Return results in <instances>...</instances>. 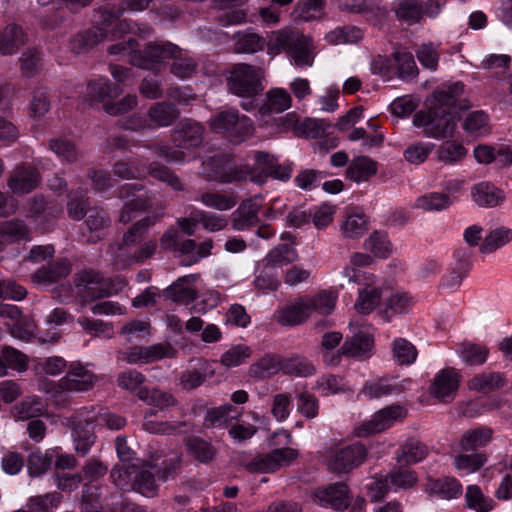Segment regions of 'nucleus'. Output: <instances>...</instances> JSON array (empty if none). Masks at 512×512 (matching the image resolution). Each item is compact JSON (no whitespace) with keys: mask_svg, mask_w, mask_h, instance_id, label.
I'll return each mask as SVG.
<instances>
[{"mask_svg":"<svg viewBox=\"0 0 512 512\" xmlns=\"http://www.w3.org/2000/svg\"><path fill=\"white\" fill-rule=\"evenodd\" d=\"M456 117L452 111H442L430 107L427 111H418L413 117V124L424 128V135L432 138L452 137L456 129Z\"/></svg>","mask_w":512,"mask_h":512,"instance_id":"nucleus-4","label":"nucleus"},{"mask_svg":"<svg viewBox=\"0 0 512 512\" xmlns=\"http://www.w3.org/2000/svg\"><path fill=\"white\" fill-rule=\"evenodd\" d=\"M367 457V449L361 443L342 446L335 444L325 452L327 469L335 474H346L360 466Z\"/></svg>","mask_w":512,"mask_h":512,"instance_id":"nucleus-3","label":"nucleus"},{"mask_svg":"<svg viewBox=\"0 0 512 512\" xmlns=\"http://www.w3.org/2000/svg\"><path fill=\"white\" fill-rule=\"evenodd\" d=\"M204 173L210 180L223 184L251 180L252 166H237L224 155H215L203 163Z\"/></svg>","mask_w":512,"mask_h":512,"instance_id":"nucleus-8","label":"nucleus"},{"mask_svg":"<svg viewBox=\"0 0 512 512\" xmlns=\"http://www.w3.org/2000/svg\"><path fill=\"white\" fill-rule=\"evenodd\" d=\"M267 50L270 55L286 52L298 67L311 66L314 61L312 39L291 28L273 32L267 42Z\"/></svg>","mask_w":512,"mask_h":512,"instance_id":"nucleus-1","label":"nucleus"},{"mask_svg":"<svg viewBox=\"0 0 512 512\" xmlns=\"http://www.w3.org/2000/svg\"><path fill=\"white\" fill-rule=\"evenodd\" d=\"M464 85L460 82L453 84H443L433 93V100L430 107L442 110L452 111L457 115L458 109L466 108L461 105L460 97L463 94Z\"/></svg>","mask_w":512,"mask_h":512,"instance_id":"nucleus-18","label":"nucleus"},{"mask_svg":"<svg viewBox=\"0 0 512 512\" xmlns=\"http://www.w3.org/2000/svg\"><path fill=\"white\" fill-rule=\"evenodd\" d=\"M365 282H362V288L358 290V297L354 303L355 310L363 315L370 314L375 310L382 300V288L374 285V275L362 274Z\"/></svg>","mask_w":512,"mask_h":512,"instance_id":"nucleus-20","label":"nucleus"},{"mask_svg":"<svg viewBox=\"0 0 512 512\" xmlns=\"http://www.w3.org/2000/svg\"><path fill=\"white\" fill-rule=\"evenodd\" d=\"M364 248L377 258H387L392 252V244L382 231H374L365 240Z\"/></svg>","mask_w":512,"mask_h":512,"instance_id":"nucleus-46","label":"nucleus"},{"mask_svg":"<svg viewBox=\"0 0 512 512\" xmlns=\"http://www.w3.org/2000/svg\"><path fill=\"white\" fill-rule=\"evenodd\" d=\"M52 453H42L37 450L28 456L27 469L30 476H40L44 474L52 464Z\"/></svg>","mask_w":512,"mask_h":512,"instance_id":"nucleus-63","label":"nucleus"},{"mask_svg":"<svg viewBox=\"0 0 512 512\" xmlns=\"http://www.w3.org/2000/svg\"><path fill=\"white\" fill-rule=\"evenodd\" d=\"M297 457L298 451L293 448H278L255 456L243 453L238 457V463L250 473H273L290 465Z\"/></svg>","mask_w":512,"mask_h":512,"instance_id":"nucleus-2","label":"nucleus"},{"mask_svg":"<svg viewBox=\"0 0 512 512\" xmlns=\"http://www.w3.org/2000/svg\"><path fill=\"white\" fill-rule=\"evenodd\" d=\"M77 322L87 334L93 337L111 339L114 336V328L111 322L91 319L86 316L79 317Z\"/></svg>","mask_w":512,"mask_h":512,"instance_id":"nucleus-49","label":"nucleus"},{"mask_svg":"<svg viewBox=\"0 0 512 512\" xmlns=\"http://www.w3.org/2000/svg\"><path fill=\"white\" fill-rule=\"evenodd\" d=\"M234 52L252 54L261 51L265 47V39L252 32H238L234 35Z\"/></svg>","mask_w":512,"mask_h":512,"instance_id":"nucleus-41","label":"nucleus"},{"mask_svg":"<svg viewBox=\"0 0 512 512\" xmlns=\"http://www.w3.org/2000/svg\"><path fill=\"white\" fill-rule=\"evenodd\" d=\"M180 53V48L168 41L148 43L143 51L135 53L130 64L142 69H158L166 60L173 59Z\"/></svg>","mask_w":512,"mask_h":512,"instance_id":"nucleus-10","label":"nucleus"},{"mask_svg":"<svg viewBox=\"0 0 512 512\" xmlns=\"http://www.w3.org/2000/svg\"><path fill=\"white\" fill-rule=\"evenodd\" d=\"M341 231L346 238L362 237L368 231L367 216L363 213L349 214L341 225Z\"/></svg>","mask_w":512,"mask_h":512,"instance_id":"nucleus-50","label":"nucleus"},{"mask_svg":"<svg viewBox=\"0 0 512 512\" xmlns=\"http://www.w3.org/2000/svg\"><path fill=\"white\" fill-rule=\"evenodd\" d=\"M512 241V229L507 227H498L491 230L483 239L479 246L482 254H492L496 250L504 247Z\"/></svg>","mask_w":512,"mask_h":512,"instance_id":"nucleus-37","label":"nucleus"},{"mask_svg":"<svg viewBox=\"0 0 512 512\" xmlns=\"http://www.w3.org/2000/svg\"><path fill=\"white\" fill-rule=\"evenodd\" d=\"M133 490L146 497L155 496L158 490V485L156 484L154 475L150 471L138 467L137 473L134 475Z\"/></svg>","mask_w":512,"mask_h":512,"instance_id":"nucleus-59","label":"nucleus"},{"mask_svg":"<svg viewBox=\"0 0 512 512\" xmlns=\"http://www.w3.org/2000/svg\"><path fill=\"white\" fill-rule=\"evenodd\" d=\"M406 416V410L398 405L386 407L375 413L370 420L362 423L355 429L358 437H367L389 428L395 421L402 420Z\"/></svg>","mask_w":512,"mask_h":512,"instance_id":"nucleus-14","label":"nucleus"},{"mask_svg":"<svg viewBox=\"0 0 512 512\" xmlns=\"http://www.w3.org/2000/svg\"><path fill=\"white\" fill-rule=\"evenodd\" d=\"M298 258L295 248L288 244H280L269 251L265 260L268 266L275 267L293 263Z\"/></svg>","mask_w":512,"mask_h":512,"instance_id":"nucleus-53","label":"nucleus"},{"mask_svg":"<svg viewBox=\"0 0 512 512\" xmlns=\"http://www.w3.org/2000/svg\"><path fill=\"white\" fill-rule=\"evenodd\" d=\"M399 21L408 25L417 23L423 16V2L419 0H400L395 7Z\"/></svg>","mask_w":512,"mask_h":512,"instance_id":"nucleus-42","label":"nucleus"},{"mask_svg":"<svg viewBox=\"0 0 512 512\" xmlns=\"http://www.w3.org/2000/svg\"><path fill=\"white\" fill-rule=\"evenodd\" d=\"M281 368L286 374L307 377L315 373V366L304 356L295 355L281 360Z\"/></svg>","mask_w":512,"mask_h":512,"instance_id":"nucleus-51","label":"nucleus"},{"mask_svg":"<svg viewBox=\"0 0 512 512\" xmlns=\"http://www.w3.org/2000/svg\"><path fill=\"white\" fill-rule=\"evenodd\" d=\"M204 126L192 119L182 120L172 131V143L182 149L200 147L204 141Z\"/></svg>","mask_w":512,"mask_h":512,"instance_id":"nucleus-15","label":"nucleus"},{"mask_svg":"<svg viewBox=\"0 0 512 512\" xmlns=\"http://www.w3.org/2000/svg\"><path fill=\"white\" fill-rule=\"evenodd\" d=\"M71 272V264L67 259H60L48 266L38 269L33 279L39 284H51L68 276Z\"/></svg>","mask_w":512,"mask_h":512,"instance_id":"nucleus-31","label":"nucleus"},{"mask_svg":"<svg viewBox=\"0 0 512 512\" xmlns=\"http://www.w3.org/2000/svg\"><path fill=\"white\" fill-rule=\"evenodd\" d=\"M331 125L323 119L306 118L300 122L298 137L319 138L326 134Z\"/></svg>","mask_w":512,"mask_h":512,"instance_id":"nucleus-62","label":"nucleus"},{"mask_svg":"<svg viewBox=\"0 0 512 512\" xmlns=\"http://www.w3.org/2000/svg\"><path fill=\"white\" fill-rule=\"evenodd\" d=\"M92 412H94V407H84L73 415L64 417L61 421L63 426L71 430L74 450L82 457L89 453L96 441V435L93 430L87 428L88 425L94 423V420L89 415Z\"/></svg>","mask_w":512,"mask_h":512,"instance_id":"nucleus-5","label":"nucleus"},{"mask_svg":"<svg viewBox=\"0 0 512 512\" xmlns=\"http://www.w3.org/2000/svg\"><path fill=\"white\" fill-rule=\"evenodd\" d=\"M488 354L486 346L467 341L460 344L459 356L468 365H482L486 362Z\"/></svg>","mask_w":512,"mask_h":512,"instance_id":"nucleus-47","label":"nucleus"},{"mask_svg":"<svg viewBox=\"0 0 512 512\" xmlns=\"http://www.w3.org/2000/svg\"><path fill=\"white\" fill-rule=\"evenodd\" d=\"M428 455V447L417 439H408L397 456L399 464L411 465L423 460Z\"/></svg>","mask_w":512,"mask_h":512,"instance_id":"nucleus-38","label":"nucleus"},{"mask_svg":"<svg viewBox=\"0 0 512 512\" xmlns=\"http://www.w3.org/2000/svg\"><path fill=\"white\" fill-rule=\"evenodd\" d=\"M304 299L310 314L315 311L321 315H328L335 308L337 296L332 292L322 290L316 295Z\"/></svg>","mask_w":512,"mask_h":512,"instance_id":"nucleus-48","label":"nucleus"},{"mask_svg":"<svg viewBox=\"0 0 512 512\" xmlns=\"http://www.w3.org/2000/svg\"><path fill=\"white\" fill-rule=\"evenodd\" d=\"M26 34L15 24L6 26L0 31V54L11 55L26 43Z\"/></svg>","mask_w":512,"mask_h":512,"instance_id":"nucleus-28","label":"nucleus"},{"mask_svg":"<svg viewBox=\"0 0 512 512\" xmlns=\"http://www.w3.org/2000/svg\"><path fill=\"white\" fill-rule=\"evenodd\" d=\"M394 59L399 78L408 81L417 77L418 68L410 52H396Z\"/></svg>","mask_w":512,"mask_h":512,"instance_id":"nucleus-56","label":"nucleus"},{"mask_svg":"<svg viewBox=\"0 0 512 512\" xmlns=\"http://www.w3.org/2000/svg\"><path fill=\"white\" fill-rule=\"evenodd\" d=\"M459 387V375L454 370H442L434 378L430 394L441 402H451Z\"/></svg>","mask_w":512,"mask_h":512,"instance_id":"nucleus-21","label":"nucleus"},{"mask_svg":"<svg viewBox=\"0 0 512 512\" xmlns=\"http://www.w3.org/2000/svg\"><path fill=\"white\" fill-rule=\"evenodd\" d=\"M39 171L31 165H20L10 174L7 185L17 195L28 194L40 183Z\"/></svg>","mask_w":512,"mask_h":512,"instance_id":"nucleus-19","label":"nucleus"},{"mask_svg":"<svg viewBox=\"0 0 512 512\" xmlns=\"http://www.w3.org/2000/svg\"><path fill=\"white\" fill-rule=\"evenodd\" d=\"M262 77L263 72L259 67L239 63L230 71L228 88L237 96L253 97L263 91Z\"/></svg>","mask_w":512,"mask_h":512,"instance_id":"nucleus-7","label":"nucleus"},{"mask_svg":"<svg viewBox=\"0 0 512 512\" xmlns=\"http://www.w3.org/2000/svg\"><path fill=\"white\" fill-rule=\"evenodd\" d=\"M31 240V229L21 219L0 222V244L5 248L10 244Z\"/></svg>","mask_w":512,"mask_h":512,"instance_id":"nucleus-24","label":"nucleus"},{"mask_svg":"<svg viewBox=\"0 0 512 512\" xmlns=\"http://www.w3.org/2000/svg\"><path fill=\"white\" fill-rule=\"evenodd\" d=\"M49 149L68 163L78 161L80 156L74 143L66 138L50 139Z\"/></svg>","mask_w":512,"mask_h":512,"instance_id":"nucleus-58","label":"nucleus"},{"mask_svg":"<svg viewBox=\"0 0 512 512\" xmlns=\"http://www.w3.org/2000/svg\"><path fill=\"white\" fill-rule=\"evenodd\" d=\"M377 173V164L367 156L353 159L346 171L348 179L354 182L367 181Z\"/></svg>","mask_w":512,"mask_h":512,"instance_id":"nucleus-35","label":"nucleus"},{"mask_svg":"<svg viewBox=\"0 0 512 512\" xmlns=\"http://www.w3.org/2000/svg\"><path fill=\"white\" fill-rule=\"evenodd\" d=\"M291 103L292 98L286 90L272 89L266 93V101L260 106L258 112L262 117L282 113L291 107Z\"/></svg>","mask_w":512,"mask_h":512,"instance_id":"nucleus-26","label":"nucleus"},{"mask_svg":"<svg viewBox=\"0 0 512 512\" xmlns=\"http://www.w3.org/2000/svg\"><path fill=\"white\" fill-rule=\"evenodd\" d=\"M361 38L362 31L355 26L337 27L325 35V40L333 45L356 43Z\"/></svg>","mask_w":512,"mask_h":512,"instance_id":"nucleus-54","label":"nucleus"},{"mask_svg":"<svg viewBox=\"0 0 512 512\" xmlns=\"http://www.w3.org/2000/svg\"><path fill=\"white\" fill-rule=\"evenodd\" d=\"M151 128L168 127L180 116L178 108L170 102H156L150 106L147 112Z\"/></svg>","mask_w":512,"mask_h":512,"instance_id":"nucleus-23","label":"nucleus"},{"mask_svg":"<svg viewBox=\"0 0 512 512\" xmlns=\"http://www.w3.org/2000/svg\"><path fill=\"white\" fill-rule=\"evenodd\" d=\"M310 316L305 299L288 305L277 312V322L282 326H296L306 321Z\"/></svg>","mask_w":512,"mask_h":512,"instance_id":"nucleus-30","label":"nucleus"},{"mask_svg":"<svg viewBox=\"0 0 512 512\" xmlns=\"http://www.w3.org/2000/svg\"><path fill=\"white\" fill-rule=\"evenodd\" d=\"M466 505L475 512H490L494 508V501L486 497L477 485H469L465 493Z\"/></svg>","mask_w":512,"mask_h":512,"instance_id":"nucleus-52","label":"nucleus"},{"mask_svg":"<svg viewBox=\"0 0 512 512\" xmlns=\"http://www.w3.org/2000/svg\"><path fill=\"white\" fill-rule=\"evenodd\" d=\"M122 93V90L114 86L108 79L99 78L88 84V95L95 101L104 102Z\"/></svg>","mask_w":512,"mask_h":512,"instance_id":"nucleus-45","label":"nucleus"},{"mask_svg":"<svg viewBox=\"0 0 512 512\" xmlns=\"http://www.w3.org/2000/svg\"><path fill=\"white\" fill-rule=\"evenodd\" d=\"M313 498L321 506L340 511L347 509L352 499L348 486L343 482L316 489Z\"/></svg>","mask_w":512,"mask_h":512,"instance_id":"nucleus-16","label":"nucleus"},{"mask_svg":"<svg viewBox=\"0 0 512 512\" xmlns=\"http://www.w3.org/2000/svg\"><path fill=\"white\" fill-rule=\"evenodd\" d=\"M393 356L401 365H409L416 360L415 346L404 338H398L393 343Z\"/></svg>","mask_w":512,"mask_h":512,"instance_id":"nucleus-64","label":"nucleus"},{"mask_svg":"<svg viewBox=\"0 0 512 512\" xmlns=\"http://www.w3.org/2000/svg\"><path fill=\"white\" fill-rule=\"evenodd\" d=\"M196 201H199L207 208L217 211H228L237 204V197L232 193L205 191L199 193Z\"/></svg>","mask_w":512,"mask_h":512,"instance_id":"nucleus-34","label":"nucleus"},{"mask_svg":"<svg viewBox=\"0 0 512 512\" xmlns=\"http://www.w3.org/2000/svg\"><path fill=\"white\" fill-rule=\"evenodd\" d=\"M255 164L252 166L251 181L263 184L267 177L286 181L291 177L292 168L290 165L278 164L273 155L267 152H254Z\"/></svg>","mask_w":512,"mask_h":512,"instance_id":"nucleus-12","label":"nucleus"},{"mask_svg":"<svg viewBox=\"0 0 512 512\" xmlns=\"http://www.w3.org/2000/svg\"><path fill=\"white\" fill-rule=\"evenodd\" d=\"M403 391V386L400 385L394 378H379L373 381H368L364 384L359 392V396L367 399L380 398L382 396L399 394Z\"/></svg>","mask_w":512,"mask_h":512,"instance_id":"nucleus-25","label":"nucleus"},{"mask_svg":"<svg viewBox=\"0 0 512 512\" xmlns=\"http://www.w3.org/2000/svg\"><path fill=\"white\" fill-rule=\"evenodd\" d=\"M95 375L86 367L78 364L69 366L66 375L57 383L59 392H84L93 388Z\"/></svg>","mask_w":512,"mask_h":512,"instance_id":"nucleus-17","label":"nucleus"},{"mask_svg":"<svg viewBox=\"0 0 512 512\" xmlns=\"http://www.w3.org/2000/svg\"><path fill=\"white\" fill-rule=\"evenodd\" d=\"M373 343V338L370 335L359 333L344 342L341 346V353L346 357L364 359L369 357Z\"/></svg>","mask_w":512,"mask_h":512,"instance_id":"nucleus-32","label":"nucleus"},{"mask_svg":"<svg viewBox=\"0 0 512 512\" xmlns=\"http://www.w3.org/2000/svg\"><path fill=\"white\" fill-rule=\"evenodd\" d=\"M243 0H215L214 9H216V20L222 26L235 25L243 23L246 14L234 6L242 3Z\"/></svg>","mask_w":512,"mask_h":512,"instance_id":"nucleus-27","label":"nucleus"},{"mask_svg":"<svg viewBox=\"0 0 512 512\" xmlns=\"http://www.w3.org/2000/svg\"><path fill=\"white\" fill-rule=\"evenodd\" d=\"M122 12L123 9L106 8L100 11L98 22L102 27H95L75 37L74 41L77 44L75 48L78 49V52L90 49L101 42L107 36L108 31L116 34V26H120V32L130 30L129 25L119 20Z\"/></svg>","mask_w":512,"mask_h":512,"instance_id":"nucleus-6","label":"nucleus"},{"mask_svg":"<svg viewBox=\"0 0 512 512\" xmlns=\"http://www.w3.org/2000/svg\"><path fill=\"white\" fill-rule=\"evenodd\" d=\"M232 411L233 406L230 404L208 410L205 417V425L212 427H229L231 421L236 418V416L230 415Z\"/></svg>","mask_w":512,"mask_h":512,"instance_id":"nucleus-60","label":"nucleus"},{"mask_svg":"<svg viewBox=\"0 0 512 512\" xmlns=\"http://www.w3.org/2000/svg\"><path fill=\"white\" fill-rule=\"evenodd\" d=\"M137 397L148 405L155 406L161 410L176 404V399L172 394L157 388H141L137 393Z\"/></svg>","mask_w":512,"mask_h":512,"instance_id":"nucleus-43","label":"nucleus"},{"mask_svg":"<svg viewBox=\"0 0 512 512\" xmlns=\"http://www.w3.org/2000/svg\"><path fill=\"white\" fill-rule=\"evenodd\" d=\"M138 466H115L110 473L114 484L124 491L133 490L134 488V475L137 473Z\"/></svg>","mask_w":512,"mask_h":512,"instance_id":"nucleus-55","label":"nucleus"},{"mask_svg":"<svg viewBox=\"0 0 512 512\" xmlns=\"http://www.w3.org/2000/svg\"><path fill=\"white\" fill-rule=\"evenodd\" d=\"M261 205L255 199L243 200L231 214V226L236 231H247L258 225Z\"/></svg>","mask_w":512,"mask_h":512,"instance_id":"nucleus-22","label":"nucleus"},{"mask_svg":"<svg viewBox=\"0 0 512 512\" xmlns=\"http://www.w3.org/2000/svg\"><path fill=\"white\" fill-rule=\"evenodd\" d=\"M123 202L119 221L123 224L129 223L133 219V212L143 211L150 207L151 200L148 191L139 183L125 184L119 189L118 194Z\"/></svg>","mask_w":512,"mask_h":512,"instance_id":"nucleus-11","label":"nucleus"},{"mask_svg":"<svg viewBox=\"0 0 512 512\" xmlns=\"http://www.w3.org/2000/svg\"><path fill=\"white\" fill-rule=\"evenodd\" d=\"M89 205V197L85 191L77 190L71 192L68 194V202L66 204L67 214L72 220L80 221L90 209Z\"/></svg>","mask_w":512,"mask_h":512,"instance_id":"nucleus-44","label":"nucleus"},{"mask_svg":"<svg viewBox=\"0 0 512 512\" xmlns=\"http://www.w3.org/2000/svg\"><path fill=\"white\" fill-rule=\"evenodd\" d=\"M467 154L465 147L455 142H445L437 150V158L445 164L461 161Z\"/></svg>","mask_w":512,"mask_h":512,"instance_id":"nucleus-61","label":"nucleus"},{"mask_svg":"<svg viewBox=\"0 0 512 512\" xmlns=\"http://www.w3.org/2000/svg\"><path fill=\"white\" fill-rule=\"evenodd\" d=\"M493 436V430L490 427H478L464 432L460 440V446L463 450H476L486 446Z\"/></svg>","mask_w":512,"mask_h":512,"instance_id":"nucleus-39","label":"nucleus"},{"mask_svg":"<svg viewBox=\"0 0 512 512\" xmlns=\"http://www.w3.org/2000/svg\"><path fill=\"white\" fill-rule=\"evenodd\" d=\"M472 197L481 207H495L505 199L503 191L489 182L476 184L472 189Z\"/></svg>","mask_w":512,"mask_h":512,"instance_id":"nucleus-29","label":"nucleus"},{"mask_svg":"<svg viewBox=\"0 0 512 512\" xmlns=\"http://www.w3.org/2000/svg\"><path fill=\"white\" fill-rule=\"evenodd\" d=\"M210 130L214 133H227L231 137L244 140L252 135L254 126L250 118L240 115L235 109L221 111L209 121Z\"/></svg>","mask_w":512,"mask_h":512,"instance_id":"nucleus-9","label":"nucleus"},{"mask_svg":"<svg viewBox=\"0 0 512 512\" xmlns=\"http://www.w3.org/2000/svg\"><path fill=\"white\" fill-rule=\"evenodd\" d=\"M452 204L450 197L443 193H429L420 196L416 200V207L424 211H441L447 209Z\"/></svg>","mask_w":512,"mask_h":512,"instance_id":"nucleus-57","label":"nucleus"},{"mask_svg":"<svg viewBox=\"0 0 512 512\" xmlns=\"http://www.w3.org/2000/svg\"><path fill=\"white\" fill-rule=\"evenodd\" d=\"M187 453L194 460L207 464L212 461L216 455L214 446L198 437H191L186 440Z\"/></svg>","mask_w":512,"mask_h":512,"instance_id":"nucleus-40","label":"nucleus"},{"mask_svg":"<svg viewBox=\"0 0 512 512\" xmlns=\"http://www.w3.org/2000/svg\"><path fill=\"white\" fill-rule=\"evenodd\" d=\"M74 285L77 295L82 299V305L105 297L104 277L96 270H82L74 275Z\"/></svg>","mask_w":512,"mask_h":512,"instance_id":"nucleus-13","label":"nucleus"},{"mask_svg":"<svg viewBox=\"0 0 512 512\" xmlns=\"http://www.w3.org/2000/svg\"><path fill=\"white\" fill-rule=\"evenodd\" d=\"M428 490L442 499H453L462 494V485L453 477L429 479Z\"/></svg>","mask_w":512,"mask_h":512,"instance_id":"nucleus-36","label":"nucleus"},{"mask_svg":"<svg viewBox=\"0 0 512 512\" xmlns=\"http://www.w3.org/2000/svg\"><path fill=\"white\" fill-rule=\"evenodd\" d=\"M506 384V379L502 373L499 372H483L475 375L468 381L470 390L481 393H489L494 390L500 389Z\"/></svg>","mask_w":512,"mask_h":512,"instance_id":"nucleus-33","label":"nucleus"}]
</instances>
